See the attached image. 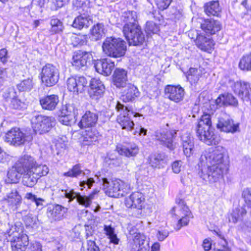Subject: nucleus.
<instances>
[{
	"instance_id": "obj_1",
	"label": "nucleus",
	"mask_w": 251,
	"mask_h": 251,
	"mask_svg": "<svg viewBox=\"0 0 251 251\" xmlns=\"http://www.w3.org/2000/svg\"><path fill=\"white\" fill-rule=\"evenodd\" d=\"M211 119V114L203 113L199 120L196 127L197 137L207 145H216L218 143L216 135L213 131Z\"/></svg>"
},
{
	"instance_id": "obj_2",
	"label": "nucleus",
	"mask_w": 251,
	"mask_h": 251,
	"mask_svg": "<svg viewBox=\"0 0 251 251\" xmlns=\"http://www.w3.org/2000/svg\"><path fill=\"white\" fill-rule=\"evenodd\" d=\"M22 229L16 225H9V228L2 233L7 241L10 242L12 251H25L29 244L28 237Z\"/></svg>"
},
{
	"instance_id": "obj_3",
	"label": "nucleus",
	"mask_w": 251,
	"mask_h": 251,
	"mask_svg": "<svg viewBox=\"0 0 251 251\" xmlns=\"http://www.w3.org/2000/svg\"><path fill=\"white\" fill-rule=\"evenodd\" d=\"M226 149L222 146H218L214 149H209L202 151L198 163L199 167L220 166L226 165L224 163V156Z\"/></svg>"
},
{
	"instance_id": "obj_4",
	"label": "nucleus",
	"mask_w": 251,
	"mask_h": 251,
	"mask_svg": "<svg viewBox=\"0 0 251 251\" xmlns=\"http://www.w3.org/2000/svg\"><path fill=\"white\" fill-rule=\"evenodd\" d=\"M103 52L107 56L118 58L124 56L127 50L126 43L120 38L107 37L102 43Z\"/></svg>"
},
{
	"instance_id": "obj_5",
	"label": "nucleus",
	"mask_w": 251,
	"mask_h": 251,
	"mask_svg": "<svg viewBox=\"0 0 251 251\" xmlns=\"http://www.w3.org/2000/svg\"><path fill=\"white\" fill-rule=\"evenodd\" d=\"M101 182L105 193L109 197H122L129 191V187L120 179H115L110 182L106 178H102Z\"/></svg>"
},
{
	"instance_id": "obj_6",
	"label": "nucleus",
	"mask_w": 251,
	"mask_h": 251,
	"mask_svg": "<svg viewBox=\"0 0 251 251\" xmlns=\"http://www.w3.org/2000/svg\"><path fill=\"white\" fill-rule=\"evenodd\" d=\"M226 169V165H221L220 166L216 167L210 166L209 167H199L198 175L205 182L213 183L219 181L223 178L224 172Z\"/></svg>"
},
{
	"instance_id": "obj_7",
	"label": "nucleus",
	"mask_w": 251,
	"mask_h": 251,
	"mask_svg": "<svg viewBox=\"0 0 251 251\" xmlns=\"http://www.w3.org/2000/svg\"><path fill=\"white\" fill-rule=\"evenodd\" d=\"M177 131L174 129L161 128L154 131L153 134V139L159 144L173 151L176 148L174 140L176 136Z\"/></svg>"
},
{
	"instance_id": "obj_8",
	"label": "nucleus",
	"mask_w": 251,
	"mask_h": 251,
	"mask_svg": "<svg viewBox=\"0 0 251 251\" xmlns=\"http://www.w3.org/2000/svg\"><path fill=\"white\" fill-rule=\"evenodd\" d=\"M126 26L123 33L129 46L141 47L145 43V35L141 26Z\"/></svg>"
},
{
	"instance_id": "obj_9",
	"label": "nucleus",
	"mask_w": 251,
	"mask_h": 251,
	"mask_svg": "<svg viewBox=\"0 0 251 251\" xmlns=\"http://www.w3.org/2000/svg\"><path fill=\"white\" fill-rule=\"evenodd\" d=\"M78 105L72 103L63 105L58 112V121L63 125L71 126L76 121Z\"/></svg>"
},
{
	"instance_id": "obj_10",
	"label": "nucleus",
	"mask_w": 251,
	"mask_h": 251,
	"mask_svg": "<svg viewBox=\"0 0 251 251\" xmlns=\"http://www.w3.org/2000/svg\"><path fill=\"white\" fill-rule=\"evenodd\" d=\"M32 127L36 133L42 134L49 132L56 124L55 118L42 115H38L31 119Z\"/></svg>"
},
{
	"instance_id": "obj_11",
	"label": "nucleus",
	"mask_w": 251,
	"mask_h": 251,
	"mask_svg": "<svg viewBox=\"0 0 251 251\" xmlns=\"http://www.w3.org/2000/svg\"><path fill=\"white\" fill-rule=\"evenodd\" d=\"M41 76L43 84L46 87H51L58 81L59 70L53 64L48 63L43 67Z\"/></svg>"
},
{
	"instance_id": "obj_12",
	"label": "nucleus",
	"mask_w": 251,
	"mask_h": 251,
	"mask_svg": "<svg viewBox=\"0 0 251 251\" xmlns=\"http://www.w3.org/2000/svg\"><path fill=\"white\" fill-rule=\"evenodd\" d=\"M30 139V137L22 132L19 128L14 127L7 132L4 141L11 145L18 147L24 145Z\"/></svg>"
},
{
	"instance_id": "obj_13",
	"label": "nucleus",
	"mask_w": 251,
	"mask_h": 251,
	"mask_svg": "<svg viewBox=\"0 0 251 251\" xmlns=\"http://www.w3.org/2000/svg\"><path fill=\"white\" fill-rule=\"evenodd\" d=\"M176 201L179 209L178 214L177 215L178 218L179 219L175 228L176 230H179L182 226H187L190 219L193 216L182 199L176 198Z\"/></svg>"
},
{
	"instance_id": "obj_14",
	"label": "nucleus",
	"mask_w": 251,
	"mask_h": 251,
	"mask_svg": "<svg viewBox=\"0 0 251 251\" xmlns=\"http://www.w3.org/2000/svg\"><path fill=\"white\" fill-rule=\"evenodd\" d=\"M65 197L69 199V202H72L75 199H76L77 201L80 204L85 207H88L91 203L92 200L94 199L95 196L99 192V190L95 189L89 196H82L79 193L75 192L73 189L69 188L68 186H65Z\"/></svg>"
},
{
	"instance_id": "obj_15",
	"label": "nucleus",
	"mask_w": 251,
	"mask_h": 251,
	"mask_svg": "<svg viewBox=\"0 0 251 251\" xmlns=\"http://www.w3.org/2000/svg\"><path fill=\"white\" fill-rule=\"evenodd\" d=\"M3 97L7 102L10 101L9 106L14 109L22 110L26 108L25 100L20 99L13 87L8 88L3 94Z\"/></svg>"
},
{
	"instance_id": "obj_16",
	"label": "nucleus",
	"mask_w": 251,
	"mask_h": 251,
	"mask_svg": "<svg viewBox=\"0 0 251 251\" xmlns=\"http://www.w3.org/2000/svg\"><path fill=\"white\" fill-rule=\"evenodd\" d=\"M216 127L220 131L233 133L238 130L239 124H234L228 114L222 113L218 117Z\"/></svg>"
},
{
	"instance_id": "obj_17",
	"label": "nucleus",
	"mask_w": 251,
	"mask_h": 251,
	"mask_svg": "<svg viewBox=\"0 0 251 251\" xmlns=\"http://www.w3.org/2000/svg\"><path fill=\"white\" fill-rule=\"evenodd\" d=\"M72 60L73 66L77 69H85L91 64L93 57L90 51L78 50L74 52Z\"/></svg>"
},
{
	"instance_id": "obj_18",
	"label": "nucleus",
	"mask_w": 251,
	"mask_h": 251,
	"mask_svg": "<svg viewBox=\"0 0 251 251\" xmlns=\"http://www.w3.org/2000/svg\"><path fill=\"white\" fill-rule=\"evenodd\" d=\"M117 110L120 112V115L123 114V116L118 118V121L122 129L127 131H132L133 129L134 124L128 117V112L131 111V108L125 106L124 104L118 102L116 106Z\"/></svg>"
},
{
	"instance_id": "obj_19",
	"label": "nucleus",
	"mask_w": 251,
	"mask_h": 251,
	"mask_svg": "<svg viewBox=\"0 0 251 251\" xmlns=\"http://www.w3.org/2000/svg\"><path fill=\"white\" fill-rule=\"evenodd\" d=\"M88 83L86 78L83 76H75L69 77L67 80L68 90L75 95L82 93Z\"/></svg>"
},
{
	"instance_id": "obj_20",
	"label": "nucleus",
	"mask_w": 251,
	"mask_h": 251,
	"mask_svg": "<svg viewBox=\"0 0 251 251\" xmlns=\"http://www.w3.org/2000/svg\"><path fill=\"white\" fill-rule=\"evenodd\" d=\"M164 91L166 97L175 102L182 101L184 97V90L179 85H168L165 87Z\"/></svg>"
},
{
	"instance_id": "obj_21",
	"label": "nucleus",
	"mask_w": 251,
	"mask_h": 251,
	"mask_svg": "<svg viewBox=\"0 0 251 251\" xmlns=\"http://www.w3.org/2000/svg\"><path fill=\"white\" fill-rule=\"evenodd\" d=\"M36 165L35 159L30 155L25 154L22 156L15 164V168L22 175L27 171H30Z\"/></svg>"
},
{
	"instance_id": "obj_22",
	"label": "nucleus",
	"mask_w": 251,
	"mask_h": 251,
	"mask_svg": "<svg viewBox=\"0 0 251 251\" xmlns=\"http://www.w3.org/2000/svg\"><path fill=\"white\" fill-rule=\"evenodd\" d=\"M131 251H149V239L143 234L136 233L130 244Z\"/></svg>"
},
{
	"instance_id": "obj_23",
	"label": "nucleus",
	"mask_w": 251,
	"mask_h": 251,
	"mask_svg": "<svg viewBox=\"0 0 251 251\" xmlns=\"http://www.w3.org/2000/svg\"><path fill=\"white\" fill-rule=\"evenodd\" d=\"M68 208L58 204L51 205L48 207L47 215L51 221H59L65 217Z\"/></svg>"
},
{
	"instance_id": "obj_24",
	"label": "nucleus",
	"mask_w": 251,
	"mask_h": 251,
	"mask_svg": "<svg viewBox=\"0 0 251 251\" xmlns=\"http://www.w3.org/2000/svg\"><path fill=\"white\" fill-rule=\"evenodd\" d=\"M116 151L119 155L127 157L136 156L139 152V148L133 142L125 143L117 145Z\"/></svg>"
},
{
	"instance_id": "obj_25",
	"label": "nucleus",
	"mask_w": 251,
	"mask_h": 251,
	"mask_svg": "<svg viewBox=\"0 0 251 251\" xmlns=\"http://www.w3.org/2000/svg\"><path fill=\"white\" fill-rule=\"evenodd\" d=\"M145 202L144 195L140 192L132 193L126 200V205L128 208H136L141 210Z\"/></svg>"
},
{
	"instance_id": "obj_26",
	"label": "nucleus",
	"mask_w": 251,
	"mask_h": 251,
	"mask_svg": "<svg viewBox=\"0 0 251 251\" xmlns=\"http://www.w3.org/2000/svg\"><path fill=\"white\" fill-rule=\"evenodd\" d=\"M104 90V86L99 79L96 78L91 79L89 93L92 99L95 100L99 99L103 96Z\"/></svg>"
},
{
	"instance_id": "obj_27",
	"label": "nucleus",
	"mask_w": 251,
	"mask_h": 251,
	"mask_svg": "<svg viewBox=\"0 0 251 251\" xmlns=\"http://www.w3.org/2000/svg\"><path fill=\"white\" fill-rule=\"evenodd\" d=\"M97 72L105 76L110 75L115 67V64L110 59L98 60L94 65Z\"/></svg>"
},
{
	"instance_id": "obj_28",
	"label": "nucleus",
	"mask_w": 251,
	"mask_h": 251,
	"mask_svg": "<svg viewBox=\"0 0 251 251\" xmlns=\"http://www.w3.org/2000/svg\"><path fill=\"white\" fill-rule=\"evenodd\" d=\"M98 120V114L88 110L82 116L78 125L81 129L83 128H91L95 126Z\"/></svg>"
},
{
	"instance_id": "obj_29",
	"label": "nucleus",
	"mask_w": 251,
	"mask_h": 251,
	"mask_svg": "<svg viewBox=\"0 0 251 251\" xmlns=\"http://www.w3.org/2000/svg\"><path fill=\"white\" fill-rule=\"evenodd\" d=\"M196 44L201 50L209 52L214 46V43L209 35L205 36L203 34H198L196 40Z\"/></svg>"
},
{
	"instance_id": "obj_30",
	"label": "nucleus",
	"mask_w": 251,
	"mask_h": 251,
	"mask_svg": "<svg viewBox=\"0 0 251 251\" xmlns=\"http://www.w3.org/2000/svg\"><path fill=\"white\" fill-rule=\"evenodd\" d=\"M201 27L207 35L210 36L219 32L222 28V25L218 21L207 19L201 24Z\"/></svg>"
},
{
	"instance_id": "obj_31",
	"label": "nucleus",
	"mask_w": 251,
	"mask_h": 251,
	"mask_svg": "<svg viewBox=\"0 0 251 251\" xmlns=\"http://www.w3.org/2000/svg\"><path fill=\"white\" fill-rule=\"evenodd\" d=\"M113 82L117 88L124 87L127 82V71L122 68H116L112 75Z\"/></svg>"
},
{
	"instance_id": "obj_32",
	"label": "nucleus",
	"mask_w": 251,
	"mask_h": 251,
	"mask_svg": "<svg viewBox=\"0 0 251 251\" xmlns=\"http://www.w3.org/2000/svg\"><path fill=\"white\" fill-rule=\"evenodd\" d=\"M122 93V99L124 102L133 101L140 95L138 88L133 84H128Z\"/></svg>"
},
{
	"instance_id": "obj_33",
	"label": "nucleus",
	"mask_w": 251,
	"mask_h": 251,
	"mask_svg": "<svg viewBox=\"0 0 251 251\" xmlns=\"http://www.w3.org/2000/svg\"><path fill=\"white\" fill-rule=\"evenodd\" d=\"M39 101L43 109L51 111L56 108L59 102V98L56 95H50L41 98Z\"/></svg>"
},
{
	"instance_id": "obj_34",
	"label": "nucleus",
	"mask_w": 251,
	"mask_h": 251,
	"mask_svg": "<svg viewBox=\"0 0 251 251\" xmlns=\"http://www.w3.org/2000/svg\"><path fill=\"white\" fill-rule=\"evenodd\" d=\"M215 103L217 107L228 105L236 106L238 104L236 99L232 94L229 93L220 95L215 100Z\"/></svg>"
},
{
	"instance_id": "obj_35",
	"label": "nucleus",
	"mask_w": 251,
	"mask_h": 251,
	"mask_svg": "<svg viewBox=\"0 0 251 251\" xmlns=\"http://www.w3.org/2000/svg\"><path fill=\"white\" fill-rule=\"evenodd\" d=\"M182 144L184 154L187 157L193 155L196 151L194 138L189 135H183L181 137Z\"/></svg>"
},
{
	"instance_id": "obj_36",
	"label": "nucleus",
	"mask_w": 251,
	"mask_h": 251,
	"mask_svg": "<svg viewBox=\"0 0 251 251\" xmlns=\"http://www.w3.org/2000/svg\"><path fill=\"white\" fill-rule=\"evenodd\" d=\"M166 155L164 153L155 152L150 154L147 158V163L153 168H160V165L164 163Z\"/></svg>"
},
{
	"instance_id": "obj_37",
	"label": "nucleus",
	"mask_w": 251,
	"mask_h": 251,
	"mask_svg": "<svg viewBox=\"0 0 251 251\" xmlns=\"http://www.w3.org/2000/svg\"><path fill=\"white\" fill-rule=\"evenodd\" d=\"M122 19L125 23L123 27V31L125 30L126 26L131 27L134 25H139L137 21V13L134 11L125 12L122 16Z\"/></svg>"
},
{
	"instance_id": "obj_38",
	"label": "nucleus",
	"mask_w": 251,
	"mask_h": 251,
	"mask_svg": "<svg viewBox=\"0 0 251 251\" xmlns=\"http://www.w3.org/2000/svg\"><path fill=\"white\" fill-rule=\"evenodd\" d=\"M246 214V210L242 206H238L233 209L228 215V221L230 223L235 224L243 220Z\"/></svg>"
},
{
	"instance_id": "obj_39",
	"label": "nucleus",
	"mask_w": 251,
	"mask_h": 251,
	"mask_svg": "<svg viewBox=\"0 0 251 251\" xmlns=\"http://www.w3.org/2000/svg\"><path fill=\"white\" fill-rule=\"evenodd\" d=\"M91 20L89 16L81 14L75 18L72 26L74 28L81 30L83 28H87L90 25Z\"/></svg>"
},
{
	"instance_id": "obj_40",
	"label": "nucleus",
	"mask_w": 251,
	"mask_h": 251,
	"mask_svg": "<svg viewBox=\"0 0 251 251\" xmlns=\"http://www.w3.org/2000/svg\"><path fill=\"white\" fill-rule=\"evenodd\" d=\"M35 83L32 77H29L20 81L16 85V87L20 92H29L34 88Z\"/></svg>"
},
{
	"instance_id": "obj_41",
	"label": "nucleus",
	"mask_w": 251,
	"mask_h": 251,
	"mask_svg": "<svg viewBox=\"0 0 251 251\" xmlns=\"http://www.w3.org/2000/svg\"><path fill=\"white\" fill-rule=\"evenodd\" d=\"M204 11L208 16H218L221 10L218 1H212L204 6Z\"/></svg>"
},
{
	"instance_id": "obj_42",
	"label": "nucleus",
	"mask_w": 251,
	"mask_h": 251,
	"mask_svg": "<svg viewBox=\"0 0 251 251\" xmlns=\"http://www.w3.org/2000/svg\"><path fill=\"white\" fill-rule=\"evenodd\" d=\"M70 44L73 47L80 48L87 44L88 37L81 34H73L70 37Z\"/></svg>"
},
{
	"instance_id": "obj_43",
	"label": "nucleus",
	"mask_w": 251,
	"mask_h": 251,
	"mask_svg": "<svg viewBox=\"0 0 251 251\" xmlns=\"http://www.w3.org/2000/svg\"><path fill=\"white\" fill-rule=\"evenodd\" d=\"M23 174L22 183L24 185L32 188L37 182L38 179L31 171H27Z\"/></svg>"
},
{
	"instance_id": "obj_44",
	"label": "nucleus",
	"mask_w": 251,
	"mask_h": 251,
	"mask_svg": "<svg viewBox=\"0 0 251 251\" xmlns=\"http://www.w3.org/2000/svg\"><path fill=\"white\" fill-rule=\"evenodd\" d=\"M100 137L99 132L95 128H90L85 131L84 135V141L88 142L87 145L97 141Z\"/></svg>"
},
{
	"instance_id": "obj_45",
	"label": "nucleus",
	"mask_w": 251,
	"mask_h": 251,
	"mask_svg": "<svg viewBox=\"0 0 251 251\" xmlns=\"http://www.w3.org/2000/svg\"><path fill=\"white\" fill-rule=\"evenodd\" d=\"M51 28L50 30L51 34H59L63 32L64 26L62 22L56 18H52L50 21Z\"/></svg>"
},
{
	"instance_id": "obj_46",
	"label": "nucleus",
	"mask_w": 251,
	"mask_h": 251,
	"mask_svg": "<svg viewBox=\"0 0 251 251\" xmlns=\"http://www.w3.org/2000/svg\"><path fill=\"white\" fill-rule=\"evenodd\" d=\"M238 67L243 71H251V52L244 55L240 59Z\"/></svg>"
},
{
	"instance_id": "obj_47",
	"label": "nucleus",
	"mask_w": 251,
	"mask_h": 251,
	"mask_svg": "<svg viewBox=\"0 0 251 251\" xmlns=\"http://www.w3.org/2000/svg\"><path fill=\"white\" fill-rule=\"evenodd\" d=\"M90 171L89 170H86L85 171H82V175L86 176L85 179L80 181L79 186L81 187L80 190H82L84 188H87L90 189L93 186V184L95 182L94 178L89 177Z\"/></svg>"
},
{
	"instance_id": "obj_48",
	"label": "nucleus",
	"mask_w": 251,
	"mask_h": 251,
	"mask_svg": "<svg viewBox=\"0 0 251 251\" xmlns=\"http://www.w3.org/2000/svg\"><path fill=\"white\" fill-rule=\"evenodd\" d=\"M7 197L8 202L17 207L22 202V197L16 189L12 190Z\"/></svg>"
},
{
	"instance_id": "obj_49",
	"label": "nucleus",
	"mask_w": 251,
	"mask_h": 251,
	"mask_svg": "<svg viewBox=\"0 0 251 251\" xmlns=\"http://www.w3.org/2000/svg\"><path fill=\"white\" fill-rule=\"evenodd\" d=\"M104 30L103 24L98 23L94 25L91 31L92 40L98 41L100 39L104 34Z\"/></svg>"
},
{
	"instance_id": "obj_50",
	"label": "nucleus",
	"mask_w": 251,
	"mask_h": 251,
	"mask_svg": "<svg viewBox=\"0 0 251 251\" xmlns=\"http://www.w3.org/2000/svg\"><path fill=\"white\" fill-rule=\"evenodd\" d=\"M38 179L46 176L49 171L48 167L45 165H37L36 164L30 171Z\"/></svg>"
},
{
	"instance_id": "obj_51",
	"label": "nucleus",
	"mask_w": 251,
	"mask_h": 251,
	"mask_svg": "<svg viewBox=\"0 0 251 251\" xmlns=\"http://www.w3.org/2000/svg\"><path fill=\"white\" fill-rule=\"evenodd\" d=\"M149 174V168L147 163L142 164L136 172L135 177L137 181H142Z\"/></svg>"
},
{
	"instance_id": "obj_52",
	"label": "nucleus",
	"mask_w": 251,
	"mask_h": 251,
	"mask_svg": "<svg viewBox=\"0 0 251 251\" xmlns=\"http://www.w3.org/2000/svg\"><path fill=\"white\" fill-rule=\"evenodd\" d=\"M82 170L81 169L80 165L76 164L73 166L68 172L63 173V176L70 177H77L81 175Z\"/></svg>"
},
{
	"instance_id": "obj_53",
	"label": "nucleus",
	"mask_w": 251,
	"mask_h": 251,
	"mask_svg": "<svg viewBox=\"0 0 251 251\" xmlns=\"http://www.w3.org/2000/svg\"><path fill=\"white\" fill-rule=\"evenodd\" d=\"M145 31L148 35L157 34L159 31V25L152 21H148L146 23Z\"/></svg>"
},
{
	"instance_id": "obj_54",
	"label": "nucleus",
	"mask_w": 251,
	"mask_h": 251,
	"mask_svg": "<svg viewBox=\"0 0 251 251\" xmlns=\"http://www.w3.org/2000/svg\"><path fill=\"white\" fill-rule=\"evenodd\" d=\"M187 74V78L190 83H195L199 80L200 75L197 69L190 68Z\"/></svg>"
},
{
	"instance_id": "obj_55",
	"label": "nucleus",
	"mask_w": 251,
	"mask_h": 251,
	"mask_svg": "<svg viewBox=\"0 0 251 251\" xmlns=\"http://www.w3.org/2000/svg\"><path fill=\"white\" fill-rule=\"evenodd\" d=\"M14 168V170H10L7 173L8 178L10 180L9 182L11 183H17L20 177V174H21L16 170L15 166Z\"/></svg>"
},
{
	"instance_id": "obj_56",
	"label": "nucleus",
	"mask_w": 251,
	"mask_h": 251,
	"mask_svg": "<svg viewBox=\"0 0 251 251\" xmlns=\"http://www.w3.org/2000/svg\"><path fill=\"white\" fill-rule=\"evenodd\" d=\"M169 231L168 229L163 227H159L156 230V237L159 241H163L167 238L169 235Z\"/></svg>"
},
{
	"instance_id": "obj_57",
	"label": "nucleus",
	"mask_w": 251,
	"mask_h": 251,
	"mask_svg": "<svg viewBox=\"0 0 251 251\" xmlns=\"http://www.w3.org/2000/svg\"><path fill=\"white\" fill-rule=\"evenodd\" d=\"M213 233L217 235L220 239H221V244L223 248V250H225L226 249H228L227 248V242L226 241L225 234L220 230H214Z\"/></svg>"
},
{
	"instance_id": "obj_58",
	"label": "nucleus",
	"mask_w": 251,
	"mask_h": 251,
	"mask_svg": "<svg viewBox=\"0 0 251 251\" xmlns=\"http://www.w3.org/2000/svg\"><path fill=\"white\" fill-rule=\"evenodd\" d=\"M172 1V0H155L158 8L162 10L167 9Z\"/></svg>"
},
{
	"instance_id": "obj_59",
	"label": "nucleus",
	"mask_w": 251,
	"mask_h": 251,
	"mask_svg": "<svg viewBox=\"0 0 251 251\" xmlns=\"http://www.w3.org/2000/svg\"><path fill=\"white\" fill-rule=\"evenodd\" d=\"M68 1V0H52L51 9L56 10L63 7Z\"/></svg>"
},
{
	"instance_id": "obj_60",
	"label": "nucleus",
	"mask_w": 251,
	"mask_h": 251,
	"mask_svg": "<svg viewBox=\"0 0 251 251\" xmlns=\"http://www.w3.org/2000/svg\"><path fill=\"white\" fill-rule=\"evenodd\" d=\"M103 230L107 237L115 233V227L112 224L104 225Z\"/></svg>"
},
{
	"instance_id": "obj_61",
	"label": "nucleus",
	"mask_w": 251,
	"mask_h": 251,
	"mask_svg": "<svg viewBox=\"0 0 251 251\" xmlns=\"http://www.w3.org/2000/svg\"><path fill=\"white\" fill-rule=\"evenodd\" d=\"M42 246L38 242H33L30 243L27 251H43Z\"/></svg>"
},
{
	"instance_id": "obj_62",
	"label": "nucleus",
	"mask_w": 251,
	"mask_h": 251,
	"mask_svg": "<svg viewBox=\"0 0 251 251\" xmlns=\"http://www.w3.org/2000/svg\"><path fill=\"white\" fill-rule=\"evenodd\" d=\"M182 162L180 160H177L174 161L172 165V170L175 174H178L181 171Z\"/></svg>"
},
{
	"instance_id": "obj_63",
	"label": "nucleus",
	"mask_w": 251,
	"mask_h": 251,
	"mask_svg": "<svg viewBox=\"0 0 251 251\" xmlns=\"http://www.w3.org/2000/svg\"><path fill=\"white\" fill-rule=\"evenodd\" d=\"M8 58L7 50L3 48L0 50V60L3 64H5Z\"/></svg>"
},
{
	"instance_id": "obj_64",
	"label": "nucleus",
	"mask_w": 251,
	"mask_h": 251,
	"mask_svg": "<svg viewBox=\"0 0 251 251\" xmlns=\"http://www.w3.org/2000/svg\"><path fill=\"white\" fill-rule=\"evenodd\" d=\"M8 159L9 155L1 149L0 151V163H5L8 161Z\"/></svg>"
}]
</instances>
